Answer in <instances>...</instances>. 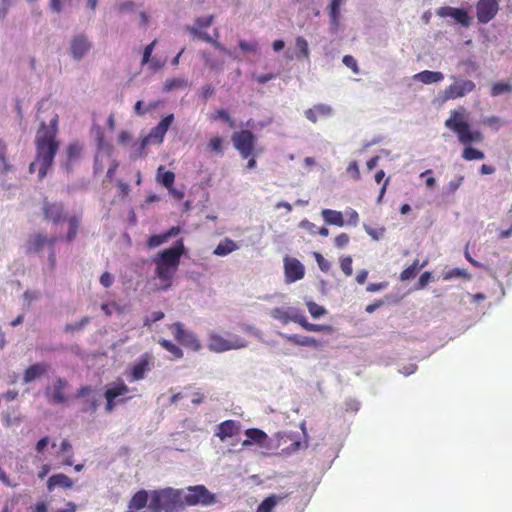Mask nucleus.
<instances>
[{
	"label": "nucleus",
	"mask_w": 512,
	"mask_h": 512,
	"mask_svg": "<svg viewBox=\"0 0 512 512\" xmlns=\"http://www.w3.org/2000/svg\"><path fill=\"white\" fill-rule=\"evenodd\" d=\"M186 252L183 239H178L170 248L158 252L152 259L155 265L156 291H167L172 287L179 269L181 257Z\"/></svg>",
	"instance_id": "f257e3e1"
},
{
	"label": "nucleus",
	"mask_w": 512,
	"mask_h": 512,
	"mask_svg": "<svg viewBox=\"0 0 512 512\" xmlns=\"http://www.w3.org/2000/svg\"><path fill=\"white\" fill-rule=\"evenodd\" d=\"M58 115L54 114L50 120L49 128L42 122L35 139L36 157L39 163V180H43L49 168L53 165L55 155L59 148L56 140Z\"/></svg>",
	"instance_id": "f03ea898"
},
{
	"label": "nucleus",
	"mask_w": 512,
	"mask_h": 512,
	"mask_svg": "<svg viewBox=\"0 0 512 512\" xmlns=\"http://www.w3.org/2000/svg\"><path fill=\"white\" fill-rule=\"evenodd\" d=\"M181 489L172 487L150 491L148 510L150 512H181L183 505Z\"/></svg>",
	"instance_id": "7ed1b4c3"
},
{
	"label": "nucleus",
	"mask_w": 512,
	"mask_h": 512,
	"mask_svg": "<svg viewBox=\"0 0 512 512\" xmlns=\"http://www.w3.org/2000/svg\"><path fill=\"white\" fill-rule=\"evenodd\" d=\"M445 126L457 135L459 142L463 145L479 143L483 140L480 131L470 128L464 108L451 110L450 117L445 121Z\"/></svg>",
	"instance_id": "20e7f679"
},
{
	"label": "nucleus",
	"mask_w": 512,
	"mask_h": 512,
	"mask_svg": "<svg viewBox=\"0 0 512 512\" xmlns=\"http://www.w3.org/2000/svg\"><path fill=\"white\" fill-rule=\"evenodd\" d=\"M183 510L188 506H210L216 503V496L204 485L189 486L181 489Z\"/></svg>",
	"instance_id": "39448f33"
},
{
	"label": "nucleus",
	"mask_w": 512,
	"mask_h": 512,
	"mask_svg": "<svg viewBox=\"0 0 512 512\" xmlns=\"http://www.w3.org/2000/svg\"><path fill=\"white\" fill-rule=\"evenodd\" d=\"M476 89V84L468 79H455V81L447 86L440 94L439 99L442 103L449 100L462 98L470 94Z\"/></svg>",
	"instance_id": "423d86ee"
},
{
	"label": "nucleus",
	"mask_w": 512,
	"mask_h": 512,
	"mask_svg": "<svg viewBox=\"0 0 512 512\" xmlns=\"http://www.w3.org/2000/svg\"><path fill=\"white\" fill-rule=\"evenodd\" d=\"M232 142L241 157L247 159L255 151L256 136L250 130H241L232 135Z\"/></svg>",
	"instance_id": "0eeeda50"
},
{
	"label": "nucleus",
	"mask_w": 512,
	"mask_h": 512,
	"mask_svg": "<svg viewBox=\"0 0 512 512\" xmlns=\"http://www.w3.org/2000/svg\"><path fill=\"white\" fill-rule=\"evenodd\" d=\"M246 346L247 342L243 338L235 335L229 339H225L219 334H212L209 337L208 348L209 350L217 353L233 349H241L245 348Z\"/></svg>",
	"instance_id": "6e6552de"
},
{
	"label": "nucleus",
	"mask_w": 512,
	"mask_h": 512,
	"mask_svg": "<svg viewBox=\"0 0 512 512\" xmlns=\"http://www.w3.org/2000/svg\"><path fill=\"white\" fill-rule=\"evenodd\" d=\"M170 329L173 330L174 338L178 343L192 351L200 350L201 344L199 340L196 338L194 333L184 329V325L181 322L173 323L170 326Z\"/></svg>",
	"instance_id": "1a4fd4ad"
},
{
	"label": "nucleus",
	"mask_w": 512,
	"mask_h": 512,
	"mask_svg": "<svg viewBox=\"0 0 512 512\" xmlns=\"http://www.w3.org/2000/svg\"><path fill=\"white\" fill-rule=\"evenodd\" d=\"M57 241L56 237H47L42 233H35L26 242V253H39L44 247L52 248Z\"/></svg>",
	"instance_id": "9d476101"
},
{
	"label": "nucleus",
	"mask_w": 512,
	"mask_h": 512,
	"mask_svg": "<svg viewBox=\"0 0 512 512\" xmlns=\"http://www.w3.org/2000/svg\"><path fill=\"white\" fill-rule=\"evenodd\" d=\"M129 392L128 386L123 382L119 381L112 387L106 389L104 397L106 400L105 410L107 413H111L117 404L116 399Z\"/></svg>",
	"instance_id": "9b49d317"
},
{
	"label": "nucleus",
	"mask_w": 512,
	"mask_h": 512,
	"mask_svg": "<svg viewBox=\"0 0 512 512\" xmlns=\"http://www.w3.org/2000/svg\"><path fill=\"white\" fill-rule=\"evenodd\" d=\"M498 9L497 0H479L476 5L478 21L480 23H488L495 17Z\"/></svg>",
	"instance_id": "f8f14e48"
},
{
	"label": "nucleus",
	"mask_w": 512,
	"mask_h": 512,
	"mask_svg": "<svg viewBox=\"0 0 512 512\" xmlns=\"http://www.w3.org/2000/svg\"><path fill=\"white\" fill-rule=\"evenodd\" d=\"M286 282L292 283L301 280L305 275L303 264L296 258H286L284 262Z\"/></svg>",
	"instance_id": "ddd939ff"
},
{
	"label": "nucleus",
	"mask_w": 512,
	"mask_h": 512,
	"mask_svg": "<svg viewBox=\"0 0 512 512\" xmlns=\"http://www.w3.org/2000/svg\"><path fill=\"white\" fill-rule=\"evenodd\" d=\"M241 431V423L236 420H225L216 426L215 436L221 441L237 436Z\"/></svg>",
	"instance_id": "4468645a"
},
{
	"label": "nucleus",
	"mask_w": 512,
	"mask_h": 512,
	"mask_svg": "<svg viewBox=\"0 0 512 512\" xmlns=\"http://www.w3.org/2000/svg\"><path fill=\"white\" fill-rule=\"evenodd\" d=\"M44 219L58 224L65 219L64 206L62 203H51L45 201L42 206Z\"/></svg>",
	"instance_id": "2eb2a0df"
},
{
	"label": "nucleus",
	"mask_w": 512,
	"mask_h": 512,
	"mask_svg": "<svg viewBox=\"0 0 512 512\" xmlns=\"http://www.w3.org/2000/svg\"><path fill=\"white\" fill-rule=\"evenodd\" d=\"M152 365V356L147 353L143 354L131 368V380L138 381L143 379L145 373L151 369Z\"/></svg>",
	"instance_id": "dca6fc26"
},
{
	"label": "nucleus",
	"mask_w": 512,
	"mask_h": 512,
	"mask_svg": "<svg viewBox=\"0 0 512 512\" xmlns=\"http://www.w3.org/2000/svg\"><path fill=\"white\" fill-rule=\"evenodd\" d=\"M68 382L63 378H57L51 389H48L46 394L49 400L54 404H62L66 402L64 390L67 388Z\"/></svg>",
	"instance_id": "f3484780"
},
{
	"label": "nucleus",
	"mask_w": 512,
	"mask_h": 512,
	"mask_svg": "<svg viewBox=\"0 0 512 512\" xmlns=\"http://www.w3.org/2000/svg\"><path fill=\"white\" fill-rule=\"evenodd\" d=\"M245 435L247 439L242 442L243 447H248L253 444H256L260 447H267L266 442L269 438L263 430L258 428H249L245 430Z\"/></svg>",
	"instance_id": "a211bd4d"
},
{
	"label": "nucleus",
	"mask_w": 512,
	"mask_h": 512,
	"mask_svg": "<svg viewBox=\"0 0 512 512\" xmlns=\"http://www.w3.org/2000/svg\"><path fill=\"white\" fill-rule=\"evenodd\" d=\"M148 500H150V492L144 489L137 491L128 503L127 512H150L142 511L147 506Z\"/></svg>",
	"instance_id": "6ab92c4d"
},
{
	"label": "nucleus",
	"mask_w": 512,
	"mask_h": 512,
	"mask_svg": "<svg viewBox=\"0 0 512 512\" xmlns=\"http://www.w3.org/2000/svg\"><path fill=\"white\" fill-rule=\"evenodd\" d=\"M333 114V108L330 105L319 103L305 110V117L312 123H316L319 118H327Z\"/></svg>",
	"instance_id": "aec40b11"
},
{
	"label": "nucleus",
	"mask_w": 512,
	"mask_h": 512,
	"mask_svg": "<svg viewBox=\"0 0 512 512\" xmlns=\"http://www.w3.org/2000/svg\"><path fill=\"white\" fill-rule=\"evenodd\" d=\"M91 45L83 35L76 36L71 42V53L75 59L82 58L90 49Z\"/></svg>",
	"instance_id": "412c9836"
},
{
	"label": "nucleus",
	"mask_w": 512,
	"mask_h": 512,
	"mask_svg": "<svg viewBox=\"0 0 512 512\" xmlns=\"http://www.w3.org/2000/svg\"><path fill=\"white\" fill-rule=\"evenodd\" d=\"M73 480L63 473L54 474L47 481V489L53 491L55 487L70 489L73 487Z\"/></svg>",
	"instance_id": "4be33fe9"
},
{
	"label": "nucleus",
	"mask_w": 512,
	"mask_h": 512,
	"mask_svg": "<svg viewBox=\"0 0 512 512\" xmlns=\"http://www.w3.org/2000/svg\"><path fill=\"white\" fill-rule=\"evenodd\" d=\"M47 369L48 366L42 363H36L29 366L24 372L23 382L27 384L34 381L35 379L45 374Z\"/></svg>",
	"instance_id": "5701e85b"
},
{
	"label": "nucleus",
	"mask_w": 512,
	"mask_h": 512,
	"mask_svg": "<svg viewBox=\"0 0 512 512\" xmlns=\"http://www.w3.org/2000/svg\"><path fill=\"white\" fill-rule=\"evenodd\" d=\"M414 79L423 84H431L441 82L444 79V75L439 71L424 70L415 74Z\"/></svg>",
	"instance_id": "b1692460"
},
{
	"label": "nucleus",
	"mask_w": 512,
	"mask_h": 512,
	"mask_svg": "<svg viewBox=\"0 0 512 512\" xmlns=\"http://www.w3.org/2000/svg\"><path fill=\"white\" fill-rule=\"evenodd\" d=\"M284 337L294 345L318 348L320 342L315 338L302 336L298 334L284 335Z\"/></svg>",
	"instance_id": "393cba45"
},
{
	"label": "nucleus",
	"mask_w": 512,
	"mask_h": 512,
	"mask_svg": "<svg viewBox=\"0 0 512 512\" xmlns=\"http://www.w3.org/2000/svg\"><path fill=\"white\" fill-rule=\"evenodd\" d=\"M321 215L323 220L329 225H335L338 227H343L345 225L343 215L340 211L323 209L321 211Z\"/></svg>",
	"instance_id": "a878e982"
},
{
	"label": "nucleus",
	"mask_w": 512,
	"mask_h": 512,
	"mask_svg": "<svg viewBox=\"0 0 512 512\" xmlns=\"http://www.w3.org/2000/svg\"><path fill=\"white\" fill-rule=\"evenodd\" d=\"M296 323L299 324L303 329L310 332H326L332 333L333 327L325 324H313L307 321L305 316L301 315L300 318L296 319Z\"/></svg>",
	"instance_id": "bb28decb"
},
{
	"label": "nucleus",
	"mask_w": 512,
	"mask_h": 512,
	"mask_svg": "<svg viewBox=\"0 0 512 512\" xmlns=\"http://www.w3.org/2000/svg\"><path fill=\"white\" fill-rule=\"evenodd\" d=\"M271 316L274 319L279 320L284 325L288 324L290 321L296 323V319L301 317L300 314H297V313L290 314L289 311L284 310L282 308H274V309H272Z\"/></svg>",
	"instance_id": "cd10ccee"
},
{
	"label": "nucleus",
	"mask_w": 512,
	"mask_h": 512,
	"mask_svg": "<svg viewBox=\"0 0 512 512\" xmlns=\"http://www.w3.org/2000/svg\"><path fill=\"white\" fill-rule=\"evenodd\" d=\"M238 249V245L230 238H225L214 249V254L217 256H226Z\"/></svg>",
	"instance_id": "c85d7f7f"
},
{
	"label": "nucleus",
	"mask_w": 512,
	"mask_h": 512,
	"mask_svg": "<svg viewBox=\"0 0 512 512\" xmlns=\"http://www.w3.org/2000/svg\"><path fill=\"white\" fill-rule=\"evenodd\" d=\"M157 180L165 188L171 189L175 181V174L172 171H164V167L160 166L157 170Z\"/></svg>",
	"instance_id": "c756f323"
},
{
	"label": "nucleus",
	"mask_w": 512,
	"mask_h": 512,
	"mask_svg": "<svg viewBox=\"0 0 512 512\" xmlns=\"http://www.w3.org/2000/svg\"><path fill=\"white\" fill-rule=\"evenodd\" d=\"M282 497L277 495H270L266 497L258 506L256 512H273L275 506L277 505L278 501L281 500Z\"/></svg>",
	"instance_id": "7c9ffc66"
},
{
	"label": "nucleus",
	"mask_w": 512,
	"mask_h": 512,
	"mask_svg": "<svg viewBox=\"0 0 512 512\" xmlns=\"http://www.w3.org/2000/svg\"><path fill=\"white\" fill-rule=\"evenodd\" d=\"M7 151H8V148H7L6 143L0 139V164L2 166V168H1L2 174H6V173L12 171V169H13L12 165L8 161Z\"/></svg>",
	"instance_id": "2f4dec72"
},
{
	"label": "nucleus",
	"mask_w": 512,
	"mask_h": 512,
	"mask_svg": "<svg viewBox=\"0 0 512 512\" xmlns=\"http://www.w3.org/2000/svg\"><path fill=\"white\" fill-rule=\"evenodd\" d=\"M469 145L470 144L464 145L465 148H464V150L462 152L463 159H465L467 161L482 160V159H484L485 154L481 150H478V149H476L474 147H471Z\"/></svg>",
	"instance_id": "473e14b6"
},
{
	"label": "nucleus",
	"mask_w": 512,
	"mask_h": 512,
	"mask_svg": "<svg viewBox=\"0 0 512 512\" xmlns=\"http://www.w3.org/2000/svg\"><path fill=\"white\" fill-rule=\"evenodd\" d=\"M426 264H427V262H424L423 264L419 265V261L415 260L412 265H410L409 267H407L406 269H404L401 272L400 279L402 281H406V280L414 278L416 276L418 270L420 268H423Z\"/></svg>",
	"instance_id": "72a5a7b5"
},
{
	"label": "nucleus",
	"mask_w": 512,
	"mask_h": 512,
	"mask_svg": "<svg viewBox=\"0 0 512 512\" xmlns=\"http://www.w3.org/2000/svg\"><path fill=\"white\" fill-rule=\"evenodd\" d=\"M158 343L161 345L162 348L171 353L175 359H180L183 357L182 349L173 342L166 339H160Z\"/></svg>",
	"instance_id": "f704fd0d"
},
{
	"label": "nucleus",
	"mask_w": 512,
	"mask_h": 512,
	"mask_svg": "<svg viewBox=\"0 0 512 512\" xmlns=\"http://www.w3.org/2000/svg\"><path fill=\"white\" fill-rule=\"evenodd\" d=\"M188 86V81L184 78H170L164 83L165 91H172L176 89H183Z\"/></svg>",
	"instance_id": "c9c22d12"
},
{
	"label": "nucleus",
	"mask_w": 512,
	"mask_h": 512,
	"mask_svg": "<svg viewBox=\"0 0 512 512\" xmlns=\"http://www.w3.org/2000/svg\"><path fill=\"white\" fill-rule=\"evenodd\" d=\"M69 230L66 235V240L68 242L73 241L76 238L77 231L80 225V218L77 216H71L68 218Z\"/></svg>",
	"instance_id": "e433bc0d"
},
{
	"label": "nucleus",
	"mask_w": 512,
	"mask_h": 512,
	"mask_svg": "<svg viewBox=\"0 0 512 512\" xmlns=\"http://www.w3.org/2000/svg\"><path fill=\"white\" fill-rule=\"evenodd\" d=\"M345 0H331L329 4V15L333 24L337 25L340 17V7Z\"/></svg>",
	"instance_id": "4c0bfd02"
},
{
	"label": "nucleus",
	"mask_w": 512,
	"mask_h": 512,
	"mask_svg": "<svg viewBox=\"0 0 512 512\" xmlns=\"http://www.w3.org/2000/svg\"><path fill=\"white\" fill-rule=\"evenodd\" d=\"M458 23H460L464 27H468L471 22V18L468 15L467 11L462 8H455L453 10V16Z\"/></svg>",
	"instance_id": "58836bf2"
},
{
	"label": "nucleus",
	"mask_w": 512,
	"mask_h": 512,
	"mask_svg": "<svg viewBox=\"0 0 512 512\" xmlns=\"http://www.w3.org/2000/svg\"><path fill=\"white\" fill-rule=\"evenodd\" d=\"M442 277H443V280H446V281L450 280L452 278H456V277L470 279V274L467 273V271L464 269L453 268L449 271L443 272Z\"/></svg>",
	"instance_id": "ea45409f"
},
{
	"label": "nucleus",
	"mask_w": 512,
	"mask_h": 512,
	"mask_svg": "<svg viewBox=\"0 0 512 512\" xmlns=\"http://www.w3.org/2000/svg\"><path fill=\"white\" fill-rule=\"evenodd\" d=\"M91 321L90 317L86 316L81 318L78 322L74 324H66L64 327V332L66 333H72L75 331L82 330L87 324H89Z\"/></svg>",
	"instance_id": "a19ab883"
},
{
	"label": "nucleus",
	"mask_w": 512,
	"mask_h": 512,
	"mask_svg": "<svg viewBox=\"0 0 512 512\" xmlns=\"http://www.w3.org/2000/svg\"><path fill=\"white\" fill-rule=\"evenodd\" d=\"M210 119L212 121H215L217 119L224 120L231 128L235 126V121L231 118L229 113L224 109L217 110L214 114L210 116Z\"/></svg>",
	"instance_id": "79ce46f5"
},
{
	"label": "nucleus",
	"mask_w": 512,
	"mask_h": 512,
	"mask_svg": "<svg viewBox=\"0 0 512 512\" xmlns=\"http://www.w3.org/2000/svg\"><path fill=\"white\" fill-rule=\"evenodd\" d=\"M60 451L62 453H69V455L67 456V458L64 460L63 464L64 465H67V466H71L73 465V455H72V445L71 443L64 439L61 444H60Z\"/></svg>",
	"instance_id": "37998d69"
},
{
	"label": "nucleus",
	"mask_w": 512,
	"mask_h": 512,
	"mask_svg": "<svg viewBox=\"0 0 512 512\" xmlns=\"http://www.w3.org/2000/svg\"><path fill=\"white\" fill-rule=\"evenodd\" d=\"M511 91H512V85H510L508 83L497 82V83L493 84L491 87V95L492 96H499L503 93L511 92Z\"/></svg>",
	"instance_id": "c03bdc74"
},
{
	"label": "nucleus",
	"mask_w": 512,
	"mask_h": 512,
	"mask_svg": "<svg viewBox=\"0 0 512 512\" xmlns=\"http://www.w3.org/2000/svg\"><path fill=\"white\" fill-rule=\"evenodd\" d=\"M307 309L313 318H319L326 313L324 307L318 305L313 301L307 302Z\"/></svg>",
	"instance_id": "a18cd8bd"
},
{
	"label": "nucleus",
	"mask_w": 512,
	"mask_h": 512,
	"mask_svg": "<svg viewBox=\"0 0 512 512\" xmlns=\"http://www.w3.org/2000/svg\"><path fill=\"white\" fill-rule=\"evenodd\" d=\"M82 152V146L79 143H71L67 147V158L69 161H73L80 157Z\"/></svg>",
	"instance_id": "49530a36"
},
{
	"label": "nucleus",
	"mask_w": 512,
	"mask_h": 512,
	"mask_svg": "<svg viewBox=\"0 0 512 512\" xmlns=\"http://www.w3.org/2000/svg\"><path fill=\"white\" fill-rule=\"evenodd\" d=\"M295 44H296V47L299 50L300 54L304 58H308L309 57V47H308V42L306 41V39L302 36H298L296 38Z\"/></svg>",
	"instance_id": "de8ad7c7"
},
{
	"label": "nucleus",
	"mask_w": 512,
	"mask_h": 512,
	"mask_svg": "<svg viewBox=\"0 0 512 512\" xmlns=\"http://www.w3.org/2000/svg\"><path fill=\"white\" fill-rule=\"evenodd\" d=\"M98 400L94 397H91V398H87L85 400V404L84 406L82 407L81 411L84 412V413H95L96 410L98 409Z\"/></svg>",
	"instance_id": "09e8293b"
},
{
	"label": "nucleus",
	"mask_w": 512,
	"mask_h": 512,
	"mask_svg": "<svg viewBox=\"0 0 512 512\" xmlns=\"http://www.w3.org/2000/svg\"><path fill=\"white\" fill-rule=\"evenodd\" d=\"M208 148L212 151H215L219 154L223 153V140L219 136H215L210 139L208 143Z\"/></svg>",
	"instance_id": "8fccbe9b"
},
{
	"label": "nucleus",
	"mask_w": 512,
	"mask_h": 512,
	"mask_svg": "<svg viewBox=\"0 0 512 512\" xmlns=\"http://www.w3.org/2000/svg\"><path fill=\"white\" fill-rule=\"evenodd\" d=\"M463 181H464L463 176H458L454 180L450 181L447 184V186L445 187L446 193H448V194L455 193L459 189V187L462 185Z\"/></svg>",
	"instance_id": "3c124183"
},
{
	"label": "nucleus",
	"mask_w": 512,
	"mask_h": 512,
	"mask_svg": "<svg viewBox=\"0 0 512 512\" xmlns=\"http://www.w3.org/2000/svg\"><path fill=\"white\" fill-rule=\"evenodd\" d=\"M166 241L167 240L165 238L164 233L157 234V235H152V236L149 237V239L147 241V245H148L149 248H155V247H158V246L162 245Z\"/></svg>",
	"instance_id": "603ef678"
},
{
	"label": "nucleus",
	"mask_w": 512,
	"mask_h": 512,
	"mask_svg": "<svg viewBox=\"0 0 512 512\" xmlns=\"http://www.w3.org/2000/svg\"><path fill=\"white\" fill-rule=\"evenodd\" d=\"M340 267L343 273L346 276H351L353 269H352V258L350 256L343 257L340 260Z\"/></svg>",
	"instance_id": "864d4df0"
},
{
	"label": "nucleus",
	"mask_w": 512,
	"mask_h": 512,
	"mask_svg": "<svg viewBox=\"0 0 512 512\" xmlns=\"http://www.w3.org/2000/svg\"><path fill=\"white\" fill-rule=\"evenodd\" d=\"M314 258L321 271L328 272L330 270V262L326 260L320 253L314 252Z\"/></svg>",
	"instance_id": "5fc2aeb1"
},
{
	"label": "nucleus",
	"mask_w": 512,
	"mask_h": 512,
	"mask_svg": "<svg viewBox=\"0 0 512 512\" xmlns=\"http://www.w3.org/2000/svg\"><path fill=\"white\" fill-rule=\"evenodd\" d=\"M188 31L193 34L198 39H201L205 42L211 43L213 42L214 38L211 37L206 32H203L202 30H199L198 28H188Z\"/></svg>",
	"instance_id": "6e6d98bb"
},
{
	"label": "nucleus",
	"mask_w": 512,
	"mask_h": 512,
	"mask_svg": "<svg viewBox=\"0 0 512 512\" xmlns=\"http://www.w3.org/2000/svg\"><path fill=\"white\" fill-rule=\"evenodd\" d=\"M349 242L350 237L347 233H340L334 238V245L339 249L346 247Z\"/></svg>",
	"instance_id": "4d7b16f0"
},
{
	"label": "nucleus",
	"mask_w": 512,
	"mask_h": 512,
	"mask_svg": "<svg viewBox=\"0 0 512 512\" xmlns=\"http://www.w3.org/2000/svg\"><path fill=\"white\" fill-rule=\"evenodd\" d=\"M213 16L199 17L195 21V25L192 28H198L202 30L203 28H207L212 24Z\"/></svg>",
	"instance_id": "13d9d810"
},
{
	"label": "nucleus",
	"mask_w": 512,
	"mask_h": 512,
	"mask_svg": "<svg viewBox=\"0 0 512 512\" xmlns=\"http://www.w3.org/2000/svg\"><path fill=\"white\" fill-rule=\"evenodd\" d=\"M166 134V131H164L160 126H155L151 129L149 133V138L157 140L159 143L163 141V138Z\"/></svg>",
	"instance_id": "bf43d9fd"
},
{
	"label": "nucleus",
	"mask_w": 512,
	"mask_h": 512,
	"mask_svg": "<svg viewBox=\"0 0 512 512\" xmlns=\"http://www.w3.org/2000/svg\"><path fill=\"white\" fill-rule=\"evenodd\" d=\"M345 214L348 218V224L352 226H357L359 223V214L356 210L349 208L345 211Z\"/></svg>",
	"instance_id": "052dcab7"
},
{
	"label": "nucleus",
	"mask_w": 512,
	"mask_h": 512,
	"mask_svg": "<svg viewBox=\"0 0 512 512\" xmlns=\"http://www.w3.org/2000/svg\"><path fill=\"white\" fill-rule=\"evenodd\" d=\"M347 172L352 176L354 180H359L361 177L359 166L356 161H352L349 163L347 167Z\"/></svg>",
	"instance_id": "680f3d73"
},
{
	"label": "nucleus",
	"mask_w": 512,
	"mask_h": 512,
	"mask_svg": "<svg viewBox=\"0 0 512 512\" xmlns=\"http://www.w3.org/2000/svg\"><path fill=\"white\" fill-rule=\"evenodd\" d=\"M163 318L164 313L162 311H154L149 317L145 318L144 325L150 326L152 323L162 320Z\"/></svg>",
	"instance_id": "e2e57ef3"
},
{
	"label": "nucleus",
	"mask_w": 512,
	"mask_h": 512,
	"mask_svg": "<svg viewBox=\"0 0 512 512\" xmlns=\"http://www.w3.org/2000/svg\"><path fill=\"white\" fill-rule=\"evenodd\" d=\"M343 63L350 68L354 73H358V65L355 58L351 55H345L343 57Z\"/></svg>",
	"instance_id": "0e129e2a"
},
{
	"label": "nucleus",
	"mask_w": 512,
	"mask_h": 512,
	"mask_svg": "<svg viewBox=\"0 0 512 512\" xmlns=\"http://www.w3.org/2000/svg\"><path fill=\"white\" fill-rule=\"evenodd\" d=\"M432 279V274L428 271L421 274L419 277V280L417 282V289H423L426 287V285L430 282Z\"/></svg>",
	"instance_id": "69168bd1"
},
{
	"label": "nucleus",
	"mask_w": 512,
	"mask_h": 512,
	"mask_svg": "<svg viewBox=\"0 0 512 512\" xmlns=\"http://www.w3.org/2000/svg\"><path fill=\"white\" fill-rule=\"evenodd\" d=\"M155 45H156V40L152 41L150 44H148L145 47L143 56H142V64H146L150 60V57H151V54L153 52Z\"/></svg>",
	"instance_id": "338daca9"
},
{
	"label": "nucleus",
	"mask_w": 512,
	"mask_h": 512,
	"mask_svg": "<svg viewBox=\"0 0 512 512\" xmlns=\"http://www.w3.org/2000/svg\"><path fill=\"white\" fill-rule=\"evenodd\" d=\"M93 392L91 386L85 385L81 386L76 392V398H88L90 394Z\"/></svg>",
	"instance_id": "774afa93"
}]
</instances>
